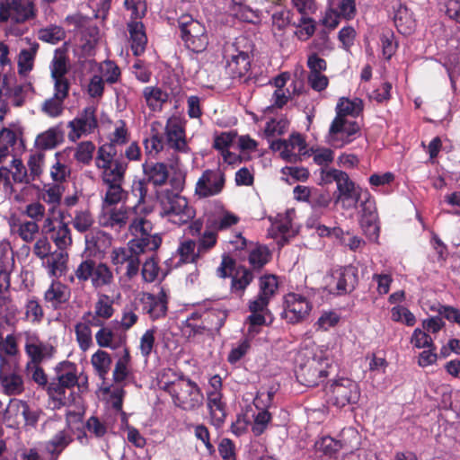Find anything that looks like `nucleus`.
<instances>
[{
	"label": "nucleus",
	"mask_w": 460,
	"mask_h": 460,
	"mask_svg": "<svg viewBox=\"0 0 460 460\" xmlns=\"http://www.w3.org/2000/svg\"><path fill=\"white\" fill-rule=\"evenodd\" d=\"M55 376L49 381L48 396L53 404V409L77 406L82 398L75 393L78 385L77 365L69 360H63L54 367Z\"/></svg>",
	"instance_id": "f257e3e1"
},
{
	"label": "nucleus",
	"mask_w": 460,
	"mask_h": 460,
	"mask_svg": "<svg viewBox=\"0 0 460 460\" xmlns=\"http://www.w3.org/2000/svg\"><path fill=\"white\" fill-rule=\"evenodd\" d=\"M329 359L322 349H300L295 357L297 381L308 387L318 385L328 376Z\"/></svg>",
	"instance_id": "f03ea898"
},
{
	"label": "nucleus",
	"mask_w": 460,
	"mask_h": 460,
	"mask_svg": "<svg viewBox=\"0 0 460 460\" xmlns=\"http://www.w3.org/2000/svg\"><path fill=\"white\" fill-rule=\"evenodd\" d=\"M159 248V240L146 243L144 239L129 240L127 246L114 248L111 252V261L117 273L123 271L128 280H133L140 271V255L146 252H155Z\"/></svg>",
	"instance_id": "7ed1b4c3"
},
{
	"label": "nucleus",
	"mask_w": 460,
	"mask_h": 460,
	"mask_svg": "<svg viewBox=\"0 0 460 460\" xmlns=\"http://www.w3.org/2000/svg\"><path fill=\"white\" fill-rule=\"evenodd\" d=\"M160 380L161 389L168 393L173 404L186 411H195L203 404L204 396L198 384L182 373L172 381Z\"/></svg>",
	"instance_id": "20e7f679"
},
{
	"label": "nucleus",
	"mask_w": 460,
	"mask_h": 460,
	"mask_svg": "<svg viewBox=\"0 0 460 460\" xmlns=\"http://www.w3.org/2000/svg\"><path fill=\"white\" fill-rule=\"evenodd\" d=\"M95 166L101 171L103 184L124 183L128 163L122 155H118L111 145L98 147L94 159Z\"/></svg>",
	"instance_id": "39448f33"
},
{
	"label": "nucleus",
	"mask_w": 460,
	"mask_h": 460,
	"mask_svg": "<svg viewBox=\"0 0 460 460\" xmlns=\"http://www.w3.org/2000/svg\"><path fill=\"white\" fill-rule=\"evenodd\" d=\"M226 51H231L226 61V74L232 79L240 80L245 77L251 69L254 51L253 42L245 36H240Z\"/></svg>",
	"instance_id": "423d86ee"
},
{
	"label": "nucleus",
	"mask_w": 460,
	"mask_h": 460,
	"mask_svg": "<svg viewBox=\"0 0 460 460\" xmlns=\"http://www.w3.org/2000/svg\"><path fill=\"white\" fill-rule=\"evenodd\" d=\"M75 279L82 284L90 281L92 287L96 289L110 287L114 283L111 269L106 263L93 259H86L79 263L74 270V275L69 277V281L74 282Z\"/></svg>",
	"instance_id": "0eeeda50"
},
{
	"label": "nucleus",
	"mask_w": 460,
	"mask_h": 460,
	"mask_svg": "<svg viewBox=\"0 0 460 460\" xmlns=\"http://www.w3.org/2000/svg\"><path fill=\"white\" fill-rule=\"evenodd\" d=\"M177 26L180 38L188 49L195 53H201L207 49L209 39L204 23L189 13H183L177 19Z\"/></svg>",
	"instance_id": "6e6552de"
},
{
	"label": "nucleus",
	"mask_w": 460,
	"mask_h": 460,
	"mask_svg": "<svg viewBox=\"0 0 460 460\" xmlns=\"http://www.w3.org/2000/svg\"><path fill=\"white\" fill-rule=\"evenodd\" d=\"M361 127L358 121L335 116L331 122L327 140L334 148H342L360 136Z\"/></svg>",
	"instance_id": "1a4fd4ad"
},
{
	"label": "nucleus",
	"mask_w": 460,
	"mask_h": 460,
	"mask_svg": "<svg viewBox=\"0 0 460 460\" xmlns=\"http://www.w3.org/2000/svg\"><path fill=\"white\" fill-rule=\"evenodd\" d=\"M160 203L161 214L165 217H178V221L175 222L179 225L186 224L195 217V210L189 206L188 199L170 190L164 192Z\"/></svg>",
	"instance_id": "9d476101"
},
{
	"label": "nucleus",
	"mask_w": 460,
	"mask_h": 460,
	"mask_svg": "<svg viewBox=\"0 0 460 460\" xmlns=\"http://www.w3.org/2000/svg\"><path fill=\"white\" fill-rule=\"evenodd\" d=\"M283 307L281 318L288 323L296 324L307 319L313 305L305 296L290 292L284 296Z\"/></svg>",
	"instance_id": "9b49d317"
},
{
	"label": "nucleus",
	"mask_w": 460,
	"mask_h": 460,
	"mask_svg": "<svg viewBox=\"0 0 460 460\" xmlns=\"http://www.w3.org/2000/svg\"><path fill=\"white\" fill-rule=\"evenodd\" d=\"M36 15L35 5L31 1L4 0L0 2V22L12 20L23 23Z\"/></svg>",
	"instance_id": "f8f14e48"
},
{
	"label": "nucleus",
	"mask_w": 460,
	"mask_h": 460,
	"mask_svg": "<svg viewBox=\"0 0 460 460\" xmlns=\"http://www.w3.org/2000/svg\"><path fill=\"white\" fill-rule=\"evenodd\" d=\"M226 184V175L219 169L205 170L195 185V195L199 199L217 196L222 192Z\"/></svg>",
	"instance_id": "ddd939ff"
},
{
	"label": "nucleus",
	"mask_w": 460,
	"mask_h": 460,
	"mask_svg": "<svg viewBox=\"0 0 460 460\" xmlns=\"http://www.w3.org/2000/svg\"><path fill=\"white\" fill-rule=\"evenodd\" d=\"M360 397L358 385L348 378H342L334 382L331 386L332 402L339 408L348 404L357 403Z\"/></svg>",
	"instance_id": "4468645a"
},
{
	"label": "nucleus",
	"mask_w": 460,
	"mask_h": 460,
	"mask_svg": "<svg viewBox=\"0 0 460 460\" xmlns=\"http://www.w3.org/2000/svg\"><path fill=\"white\" fill-rule=\"evenodd\" d=\"M336 185L337 196L335 202L341 203L342 208L346 209L356 208L360 200L362 189L356 186L346 172L341 174Z\"/></svg>",
	"instance_id": "2eb2a0df"
},
{
	"label": "nucleus",
	"mask_w": 460,
	"mask_h": 460,
	"mask_svg": "<svg viewBox=\"0 0 460 460\" xmlns=\"http://www.w3.org/2000/svg\"><path fill=\"white\" fill-rule=\"evenodd\" d=\"M334 285L330 286V292L338 296L349 294L358 284V270L349 264L337 270L332 275Z\"/></svg>",
	"instance_id": "dca6fc26"
},
{
	"label": "nucleus",
	"mask_w": 460,
	"mask_h": 460,
	"mask_svg": "<svg viewBox=\"0 0 460 460\" xmlns=\"http://www.w3.org/2000/svg\"><path fill=\"white\" fill-rule=\"evenodd\" d=\"M0 384L6 395H19L24 392L22 376L11 370V365L0 352Z\"/></svg>",
	"instance_id": "f3484780"
},
{
	"label": "nucleus",
	"mask_w": 460,
	"mask_h": 460,
	"mask_svg": "<svg viewBox=\"0 0 460 460\" xmlns=\"http://www.w3.org/2000/svg\"><path fill=\"white\" fill-rule=\"evenodd\" d=\"M68 127L72 129V132L69 133L71 138H74L72 134L79 138L84 134L92 133L98 127L96 108L93 106L85 107L77 117L69 121Z\"/></svg>",
	"instance_id": "a211bd4d"
},
{
	"label": "nucleus",
	"mask_w": 460,
	"mask_h": 460,
	"mask_svg": "<svg viewBox=\"0 0 460 460\" xmlns=\"http://www.w3.org/2000/svg\"><path fill=\"white\" fill-rule=\"evenodd\" d=\"M71 288L60 280H52L44 293V300L52 309L58 310L71 298Z\"/></svg>",
	"instance_id": "6ab92c4d"
},
{
	"label": "nucleus",
	"mask_w": 460,
	"mask_h": 460,
	"mask_svg": "<svg viewBox=\"0 0 460 460\" xmlns=\"http://www.w3.org/2000/svg\"><path fill=\"white\" fill-rule=\"evenodd\" d=\"M164 129L165 143L170 148L182 153L188 151L185 130L177 120L169 119Z\"/></svg>",
	"instance_id": "aec40b11"
},
{
	"label": "nucleus",
	"mask_w": 460,
	"mask_h": 460,
	"mask_svg": "<svg viewBox=\"0 0 460 460\" xmlns=\"http://www.w3.org/2000/svg\"><path fill=\"white\" fill-rule=\"evenodd\" d=\"M143 311L147 314L152 320L164 317L167 312V296L164 289L156 296L146 294L142 299Z\"/></svg>",
	"instance_id": "412c9836"
},
{
	"label": "nucleus",
	"mask_w": 460,
	"mask_h": 460,
	"mask_svg": "<svg viewBox=\"0 0 460 460\" xmlns=\"http://www.w3.org/2000/svg\"><path fill=\"white\" fill-rule=\"evenodd\" d=\"M394 22L399 33L411 35L416 29V19L413 13L402 4L394 7Z\"/></svg>",
	"instance_id": "4be33fe9"
},
{
	"label": "nucleus",
	"mask_w": 460,
	"mask_h": 460,
	"mask_svg": "<svg viewBox=\"0 0 460 460\" xmlns=\"http://www.w3.org/2000/svg\"><path fill=\"white\" fill-rule=\"evenodd\" d=\"M145 181L155 187L164 186L169 178L167 164L159 162H146L142 165Z\"/></svg>",
	"instance_id": "5701e85b"
},
{
	"label": "nucleus",
	"mask_w": 460,
	"mask_h": 460,
	"mask_svg": "<svg viewBox=\"0 0 460 460\" xmlns=\"http://www.w3.org/2000/svg\"><path fill=\"white\" fill-rule=\"evenodd\" d=\"M145 150L149 155H157L164 148V129L162 122L155 120L150 125L149 136L143 141Z\"/></svg>",
	"instance_id": "b1692460"
},
{
	"label": "nucleus",
	"mask_w": 460,
	"mask_h": 460,
	"mask_svg": "<svg viewBox=\"0 0 460 460\" xmlns=\"http://www.w3.org/2000/svg\"><path fill=\"white\" fill-rule=\"evenodd\" d=\"M207 401L212 423L220 427L226 418V404L223 402L222 392H208Z\"/></svg>",
	"instance_id": "393cba45"
},
{
	"label": "nucleus",
	"mask_w": 460,
	"mask_h": 460,
	"mask_svg": "<svg viewBox=\"0 0 460 460\" xmlns=\"http://www.w3.org/2000/svg\"><path fill=\"white\" fill-rule=\"evenodd\" d=\"M13 233L17 234L23 242L32 243L40 232V226L35 221L22 217H14L10 223Z\"/></svg>",
	"instance_id": "a878e982"
},
{
	"label": "nucleus",
	"mask_w": 460,
	"mask_h": 460,
	"mask_svg": "<svg viewBox=\"0 0 460 460\" xmlns=\"http://www.w3.org/2000/svg\"><path fill=\"white\" fill-rule=\"evenodd\" d=\"M131 41V50L134 56H141L147 43V37L145 31V25L140 21H130L128 23Z\"/></svg>",
	"instance_id": "bb28decb"
},
{
	"label": "nucleus",
	"mask_w": 460,
	"mask_h": 460,
	"mask_svg": "<svg viewBox=\"0 0 460 460\" xmlns=\"http://www.w3.org/2000/svg\"><path fill=\"white\" fill-rule=\"evenodd\" d=\"M363 100L358 97L349 99L348 97L339 98L335 107V116L341 118H358L363 113Z\"/></svg>",
	"instance_id": "cd10ccee"
},
{
	"label": "nucleus",
	"mask_w": 460,
	"mask_h": 460,
	"mask_svg": "<svg viewBox=\"0 0 460 460\" xmlns=\"http://www.w3.org/2000/svg\"><path fill=\"white\" fill-rule=\"evenodd\" d=\"M362 206L360 226L370 240H376L380 231L377 213L375 208H370V204L362 203Z\"/></svg>",
	"instance_id": "c85d7f7f"
},
{
	"label": "nucleus",
	"mask_w": 460,
	"mask_h": 460,
	"mask_svg": "<svg viewBox=\"0 0 460 460\" xmlns=\"http://www.w3.org/2000/svg\"><path fill=\"white\" fill-rule=\"evenodd\" d=\"M176 254L179 256V261L174 267H179L182 264L197 263L202 258L201 253H199L197 243L191 239L181 241L176 250Z\"/></svg>",
	"instance_id": "c756f323"
},
{
	"label": "nucleus",
	"mask_w": 460,
	"mask_h": 460,
	"mask_svg": "<svg viewBox=\"0 0 460 460\" xmlns=\"http://www.w3.org/2000/svg\"><path fill=\"white\" fill-rule=\"evenodd\" d=\"M143 96L147 107L152 111H161L164 105L169 101V94L157 86L145 87Z\"/></svg>",
	"instance_id": "7c9ffc66"
},
{
	"label": "nucleus",
	"mask_w": 460,
	"mask_h": 460,
	"mask_svg": "<svg viewBox=\"0 0 460 460\" xmlns=\"http://www.w3.org/2000/svg\"><path fill=\"white\" fill-rule=\"evenodd\" d=\"M22 131L20 128H3L0 130V163L11 155V148L16 144L17 139L21 137Z\"/></svg>",
	"instance_id": "2f4dec72"
},
{
	"label": "nucleus",
	"mask_w": 460,
	"mask_h": 460,
	"mask_svg": "<svg viewBox=\"0 0 460 460\" xmlns=\"http://www.w3.org/2000/svg\"><path fill=\"white\" fill-rule=\"evenodd\" d=\"M227 315V311L220 306H213L207 310L203 319L207 331L218 332L224 326Z\"/></svg>",
	"instance_id": "473e14b6"
},
{
	"label": "nucleus",
	"mask_w": 460,
	"mask_h": 460,
	"mask_svg": "<svg viewBox=\"0 0 460 460\" xmlns=\"http://www.w3.org/2000/svg\"><path fill=\"white\" fill-rule=\"evenodd\" d=\"M252 280V270L244 266H239L232 276L231 292L242 296Z\"/></svg>",
	"instance_id": "72a5a7b5"
},
{
	"label": "nucleus",
	"mask_w": 460,
	"mask_h": 460,
	"mask_svg": "<svg viewBox=\"0 0 460 460\" xmlns=\"http://www.w3.org/2000/svg\"><path fill=\"white\" fill-rule=\"evenodd\" d=\"M130 208L125 206L111 208L105 215L104 226L121 229L128 222Z\"/></svg>",
	"instance_id": "f704fd0d"
},
{
	"label": "nucleus",
	"mask_w": 460,
	"mask_h": 460,
	"mask_svg": "<svg viewBox=\"0 0 460 460\" xmlns=\"http://www.w3.org/2000/svg\"><path fill=\"white\" fill-rule=\"evenodd\" d=\"M63 141V134L57 128H50L38 135L36 146L40 150H49L57 147Z\"/></svg>",
	"instance_id": "c9c22d12"
},
{
	"label": "nucleus",
	"mask_w": 460,
	"mask_h": 460,
	"mask_svg": "<svg viewBox=\"0 0 460 460\" xmlns=\"http://www.w3.org/2000/svg\"><path fill=\"white\" fill-rule=\"evenodd\" d=\"M339 437L338 440L341 444V449L346 450L350 454H353L355 450L358 451L360 449L361 435L355 428H344Z\"/></svg>",
	"instance_id": "e433bc0d"
},
{
	"label": "nucleus",
	"mask_w": 460,
	"mask_h": 460,
	"mask_svg": "<svg viewBox=\"0 0 460 460\" xmlns=\"http://www.w3.org/2000/svg\"><path fill=\"white\" fill-rule=\"evenodd\" d=\"M104 185L106 186V191L102 199L103 207L116 206L117 204L127 200L128 192L123 189V183Z\"/></svg>",
	"instance_id": "4c0bfd02"
},
{
	"label": "nucleus",
	"mask_w": 460,
	"mask_h": 460,
	"mask_svg": "<svg viewBox=\"0 0 460 460\" xmlns=\"http://www.w3.org/2000/svg\"><path fill=\"white\" fill-rule=\"evenodd\" d=\"M50 239L60 251H65L73 243L71 230L68 224L60 220L57 228L50 234Z\"/></svg>",
	"instance_id": "58836bf2"
},
{
	"label": "nucleus",
	"mask_w": 460,
	"mask_h": 460,
	"mask_svg": "<svg viewBox=\"0 0 460 460\" xmlns=\"http://www.w3.org/2000/svg\"><path fill=\"white\" fill-rule=\"evenodd\" d=\"M315 453L320 457H336L341 449V444L338 439H334L330 436H325L314 443Z\"/></svg>",
	"instance_id": "ea45409f"
},
{
	"label": "nucleus",
	"mask_w": 460,
	"mask_h": 460,
	"mask_svg": "<svg viewBox=\"0 0 460 460\" xmlns=\"http://www.w3.org/2000/svg\"><path fill=\"white\" fill-rule=\"evenodd\" d=\"M272 253L267 245L257 244L249 253L248 261L254 270H261L270 261Z\"/></svg>",
	"instance_id": "a19ab883"
},
{
	"label": "nucleus",
	"mask_w": 460,
	"mask_h": 460,
	"mask_svg": "<svg viewBox=\"0 0 460 460\" xmlns=\"http://www.w3.org/2000/svg\"><path fill=\"white\" fill-rule=\"evenodd\" d=\"M130 229L132 232L136 234H139V236L133 238L132 240H141L144 239L145 242L151 243V240L158 239L159 240V247L162 244V237L158 234H151L150 231L152 229L151 223L146 219L140 217L135 218L133 222L130 224Z\"/></svg>",
	"instance_id": "79ce46f5"
},
{
	"label": "nucleus",
	"mask_w": 460,
	"mask_h": 460,
	"mask_svg": "<svg viewBox=\"0 0 460 460\" xmlns=\"http://www.w3.org/2000/svg\"><path fill=\"white\" fill-rule=\"evenodd\" d=\"M39 48V43L34 41L31 43L30 49L21 50L18 58V72L20 75H26L32 70Z\"/></svg>",
	"instance_id": "37998d69"
},
{
	"label": "nucleus",
	"mask_w": 460,
	"mask_h": 460,
	"mask_svg": "<svg viewBox=\"0 0 460 460\" xmlns=\"http://www.w3.org/2000/svg\"><path fill=\"white\" fill-rule=\"evenodd\" d=\"M54 348L42 342H27L25 352L31 358V363L40 365L46 356H51Z\"/></svg>",
	"instance_id": "c03bdc74"
},
{
	"label": "nucleus",
	"mask_w": 460,
	"mask_h": 460,
	"mask_svg": "<svg viewBox=\"0 0 460 460\" xmlns=\"http://www.w3.org/2000/svg\"><path fill=\"white\" fill-rule=\"evenodd\" d=\"M68 254L58 250L52 252L48 259L49 273L52 277L61 276L66 270Z\"/></svg>",
	"instance_id": "a18cd8bd"
},
{
	"label": "nucleus",
	"mask_w": 460,
	"mask_h": 460,
	"mask_svg": "<svg viewBox=\"0 0 460 460\" xmlns=\"http://www.w3.org/2000/svg\"><path fill=\"white\" fill-rule=\"evenodd\" d=\"M72 441L67 431L60 430L47 443V449L51 455L58 456Z\"/></svg>",
	"instance_id": "49530a36"
},
{
	"label": "nucleus",
	"mask_w": 460,
	"mask_h": 460,
	"mask_svg": "<svg viewBox=\"0 0 460 460\" xmlns=\"http://www.w3.org/2000/svg\"><path fill=\"white\" fill-rule=\"evenodd\" d=\"M91 362L97 375L103 379L108 374L111 364L110 354L99 349L92 356Z\"/></svg>",
	"instance_id": "de8ad7c7"
},
{
	"label": "nucleus",
	"mask_w": 460,
	"mask_h": 460,
	"mask_svg": "<svg viewBox=\"0 0 460 460\" xmlns=\"http://www.w3.org/2000/svg\"><path fill=\"white\" fill-rule=\"evenodd\" d=\"M72 224L77 232L85 233L92 228L94 218L89 209H80L75 212Z\"/></svg>",
	"instance_id": "09e8293b"
},
{
	"label": "nucleus",
	"mask_w": 460,
	"mask_h": 460,
	"mask_svg": "<svg viewBox=\"0 0 460 460\" xmlns=\"http://www.w3.org/2000/svg\"><path fill=\"white\" fill-rule=\"evenodd\" d=\"M113 299L106 294L99 296L94 304V313L97 316H102V320H108L114 314Z\"/></svg>",
	"instance_id": "8fccbe9b"
},
{
	"label": "nucleus",
	"mask_w": 460,
	"mask_h": 460,
	"mask_svg": "<svg viewBox=\"0 0 460 460\" xmlns=\"http://www.w3.org/2000/svg\"><path fill=\"white\" fill-rule=\"evenodd\" d=\"M158 263L159 261L154 254L143 262L139 272L145 282L152 283L157 279L160 270Z\"/></svg>",
	"instance_id": "3c124183"
},
{
	"label": "nucleus",
	"mask_w": 460,
	"mask_h": 460,
	"mask_svg": "<svg viewBox=\"0 0 460 460\" xmlns=\"http://www.w3.org/2000/svg\"><path fill=\"white\" fill-rule=\"evenodd\" d=\"M65 37L66 33L64 29L58 25H50L47 28L40 29L38 32L40 40L50 44H57L63 40Z\"/></svg>",
	"instance_id": "603ef678"
},
{
	"label": "nucleus",
	"mask_w": 460,
	"mask_h": 460,
	"mask_svg": "<svg viewBox=\"0 0 460 460\" xmlns=\"http://www.w3.org/2000/svg\"><path fill=\"white\" fill-rule=\"evenodd\" d=\"M292 24L297 28L295 32L297 38L304 41L311 38L316 30L314 20L308 16H301L297 23L294 22Z\"/></svg>",
	"instance_id": "864d4df0"
},
{
	"label": "nucleus",
	"mask_w": 460,
	"mask_h": 460,
	"mask_svg": "<svg viewBox=\"0 0 460 460\" xmlns=\"http://www.w3.org/2000/svg\"><path fill=\"white\" fill-rule=\"evenodd\" d=\"M75 333L79 348L86 351L93 344L92 330L86 323H77Z\"/></svg>",
	"instance_id": "5fc2aeb1"
},
{
	"label": "nucleus",
	"mask_w": 460,
	"mask_h": 460,
	"mask_svg": "<svg viewBox=\"0 0 460 460\" xmlns=\"http://www.w3.org/2000/svg\"><path fill=\"white\" fill-rule=\"evenodd\" d=\"M94 151L95 146L92 141L80 142L75 149L74 158L79 164L88 165L93 160Z\"/></svg>",
	"instance_id": "6e6d98bb"
},
{
	"label": "nucleus",
	"mask_w": 460,
	"mask_h": 460,
	"mask_svg": "<svg viewBox=\"0 0 460 460\" xmlns=\"http://www.w3.org/2000/svg\"><path fill=\"white\" fill-rule=\"evenodd\" d=\"M63 192L64 187L58 183H54L45 185L40 192V196L44 202L56 207L60 204Z\"/></svg>",
	"instance_id": "4d7b16f0"
},
{
	"label": "nucleus",
	"mask_w": 460,
	"mask_h": 460,
	"mask_svg": "<svg viewBox=\"0 0 460 460\" xmlns=\"http://www.w3.org/2000/svg\"><path fill=\"white\" fill-rule=\"evenodd\" d=\"M13 260L6 256L0 257V294L7 291L11 286L10 275Z\"/></svg>",
	"instance_id": "13d9d810"
},
{
	"label": "nucleus",
	"mask_w": 460,
	"mask_h": 460,
	"mask_svg": "<svg viewBox=\"0 0 460 460\" xmlns=\"http://www.w3.org/2000/svg\"><path fill=\"white\" fill-rule=\"evenodd\" d=\"M128 130L127 128V124L124 120L120 119L118 121L117 126L115 128L114 132L112 133L110 142L105 143L104 145H111L113 147V151L117 154L116 146L118 145H125L128 141Z\"/></svg>",
	"instance_id": "bf43d9fd"
},
{
	"label": "nucleus",
	"mask_w": 460,
	"mask_h": 460,
	"mask_svg": "<svg viewBox=\"0 0 460 460\" xmlns=\"http://www.w3.org/2000/svg\"><path fill=\"white\" fill-rule=\"evenodd\" d=\"M64 99L53 95L42 103L41 111L51 118L59 117L64 111Z\"/></svg>",
	"instance_id": "052dcab7"
},
{
	"label": "nucleus",
	"mask_w": 460,
	"mask_h": 460,
	"mask_svg": "<svg viewBox=\"0 0 460 460\" xmlns=\"http://www.w3.org/2000/svg\"><path fill=\"white\" fill-rule=\"evenodd\" d=\"M16 406L17 409L21 411L25 425L31 427L36 426L42 411L31 409L27 402L22 400L17 401Z\"/></svg>",
	"instance_id": "680f3d73"
},
{
	"label": "nucleus",
	"mask_w": 460,
	"mask_h": 460,
	"mask_svg": "<svg viewBox=\"0 0 460 460\" xmlns=\"http://www.w3.org/2000/svg\"><path fill=\"white\" fill-rule=\"evenodd\" d=\"M271 420V413L268 410L264 409L260 411L254 416L253 424L252 425L253 435L255 437L262 435L268 429V425L270 423Z\"/></svg>",
	"instance_id": "e2e57ef3"
},
{
	"label": "nucleus",
	"mask_w": 460,
	"mask_h": 460,
	"mask_svg": "<svg viewBox=\"0 0 460 460\" xmlns=\"http://www.w3.org/2000/svg\"><path fill=\"white\" fill-rule=\"evenodd\" d=\"M50 75L51 78H60L66 77V74L68 73V65L67 58L65 55L59 54L55 55L50 66Z\"/></svg>",
	"instance_id": "0e129e2a"
},
{
	"label": "nucleus",
	"mask_w": 460,
	"mask_h": 460,
	"mask_svg": "<svg viewBox=\"0 0 460 460\" xmlns=\"http://www.w3.org/2000/svg\"><path fill=\"white\" fill-rule=\"evenodd\" d=\"M130 361V354L128 349H124V355L116 362L113 370V379L116 383L123 382L128 375V364Z\"/></svg>",
	"instance_id": "69168bd1"
},
{
	"label": "nucleus",
	"mask_w": 460,
	"mask_h": 460,
	"mask_svg": "<svg viewBox=\"0 0 460 460\" xmlns=\"http://www.w3.org/2000/svg\"><path fill=\"white\" fill-rule=\"evenodd\" d=\"M236 137L237 133L234 130L221 132L215 137L213 147L221 154L229 149Z\"/></svg>",
	"instance_id": "338daca9"
},
{
	"label": "nucleus",
	"mask_w": 460,
	"mask_h": 460,
	"mask_svg": "<svg viewBox=\"0 0 460 460\" xmlns=\"http://www.w3.org/2000/svg\"><path fill=\"white\" fill-rule=\"evenodd\" d=\"M391 318L394 322H402L407 326H413L416 323L414 314L404 306L396 305L391 310Z\"/></svg>",
	"instance_id": "774afa93"
}]
</instances>
